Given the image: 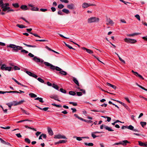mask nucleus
<instances>
[{
  "instance_id": "10",
  "label": "nucleus",
  "mask_w": 147,
  "mask_h": 147,
  "mask_svg": "<svg viewBox=\"0 0 147 147\" xmlns=\"http://www.w3.org/2000/svg\"><path fill=\"white\" fill-rule=\"evenodd\" d=\"M121 144L123 146H125L127 145V143H130V142L127 140H124L122 141H121Z\"/></svg>"
},
{
  "instance_id": "57",
  "label": "nucleus",
  "mask_w": 147,
  "mask_h": 147,
  "mask_svg": "<svg viewBox=\"0 0 147 147\" xmlns=\"http://www.w3.org/2000/svg\"><path fill=\"white\" fill-rule=\"evenodd\" d=\"M76 93L77 96H81L82 95V92H77Z\"/></svg>"
},
{
  "instance_id": "26",
  "label": "nucleus",
  "mask_w": 147,
  "mask_h": 147,
  "mask_svg": "<svg viewBox=\"0 0 147 147\" xmlns=\"http://www.w3.org/2000/svg\"><path fill=\"white\" fill-rule=\"evenodd\" d=\"M24 102V100H22L20 101H19L18 102H17V103H16V104H15V105H14V106H16V105H20V104H22Z\"/></svg>"
},
{
  "instance_id": "12",
  "label": "nucleus",
  "mask_w": 147,
  "mask_h": 147,
  "mask_svg": "<svg viewBox=\"0 0 147 147\" xmlns=\"http://www.w3.org/2000/svg\"><path fill=\"white\" fill-rule=\"evenodd\" d=\"M32 59L35 62L37 63L39 62L40 61V59L38 58L36 56L34 57Z\"/></svg>"
},
{
  "instance_id": "23",
  "label": "nucleus",
  "mask_w": 147,
  "mask_h": 147,
  "mask_svg": "<svg viewBox=\"0 0 147 147\" xmlns=\"http://www.w3.org/2000/svg\"><path fill=\"white\" fill-rule=\"evenodd\" d=\"M6 67V65L5 64H3L1 67V69L3 70H5Z\"/></svg>"
},
{
  "instance_id": "56",
  "label": "nucleus",
  "mask_w": 147,
  "mask_h": 147,
  "mask_svg": "<svg viewBox=\"0 0 147 147\" xmlns=\"http://www.w3.org/2000/svg\"><path fill=\"white\" fill-rule=\"evenodd\" d=\"M101 117L104 118L105 119H111V118L110 117H108L106 116H101Z\"/></svg>"
},
{
  "instance_id": "22",
  "label": "nucleus",
  "mask_w": 147,
  "mask_h": 147,
  "mask_svg": "<svg viewBox=\"0 0 147 147\" xmlns=\"http://www.w3.org/2000/svg\"><path fill=\"white\" fill-rule=\"evenodd\" d=\"M16 26L17 27H19L20 28H27V26H25L22 24H17L16 25Z\"/></svg>"
},
{
  "instance_id": "38",
  "label": "nucleus",
  "mask_w": 147,
  "mask_h": 147,
  "mask_svg": "<svg viewBox=\"0 0 147 147\" xmlns=\"http://www.w3.org/2000/svg\"><path fill=\"white\" fill-rule=\"evenodd\" d=\"M12 5L16 8H18L19 7V4L18 3H13Z\"/></svg>"
},
{
  "instance_id": "3",
  "label": "nucleus",
  "mask_w": 147,
  "mask_h": 147,
  "mask_svg": "<svg viewBox=\"0 0 147 147\" xmlns=\"http://www.w3.org/2000/svg\"><path fill=\"white\" fill-rule=\"evenodd\" d=\"M99 21V19L95 17H91L88 19V22L89 23L94 22H97Z\"/></svg>"
},
{
  "instance_id": "50",
  "label": "nucleus",
  "mask_w": 147,
  "mask_h": 147,
  "mask_svg": "<svg viewBox=\"0 0 147 147\" xmlns=\"http://www.w3.org/2000/svg\"><path fill=\"white\" fill-rule=\"evenodd\" d=\"M74 116L76 117V118H77L79 119H84L83 118L79 117L77 114H74Z\"/></svg>"
},
{
  "instance_id": "4",
  "label": "nucleus",
  "mask_w": 147,
  "mask_h": 147,
  "mask_svg": "<svg viewBox=\"0 0 147 147\" xmlns=\"http://www.w3.org/2000/svg\"><path fill=\"white\" fill-rule=\"evenodd\" d=\"M124 40L126 42L131 43H134L137 42L136 40L135 39L128 38H125Z\"/></svg>"
},
{
  "instance_id": "34",
  "label": "nucleus",
  "mask_w": 147,
  "mask_h": 147,
  "mask_svg": "<svg viewBox=\"0 0 147 147\" xmlns=\"http://www.w3.org/2000/svg\"><path fill=\"white\" fill-rule=\"evenodd\" d=\"M69 93L70 95L73 96L75 95L76 94V93L75 92L73 91H70Z\"/></svg>"
},
{
  "instance_id": "2",
  "label": "nucleus",
  "mask_w": 147,
  "mask_h": 147,
  "mask_svg": "<svg viewBox=\"0 0 147 147\" xmlns=\"http://www.w3.org/2000/svg\"><path fill=\"white\" fill-rule=\"evenodd\" d=\"M7 47H9L13 49L12 51L15 52H17L19 50H21V49H23L22 47L12 44H10L9 45H8Z\"/></svg>"
},
{
  "instance_id": "18",
  "label": "nucleus",
  "mask_w": 147,
  "mask_h": 147,
  "mask_svg": "<svg viewBox=\"0 0 147 147\" xmlns=\"http://www.w3.org/2000/svg\"><path fill=\"white\" fill-rule=\"evenodd\" d=\"M74 138H76L78 141H80L82 140V139L84 138V137H79L74 136L73 137Z\"/></svg>"
},
{
  "instance_id": "40",
  "label": "nucleus",
  "mask_w": 147,
  "mask_h": 147,
  "mask_svg": "<svg viewBox=\"0 0 147 147\" xmlns=\"http://www.w3.org/2000/svg\"><path fill=\"white\" fill-rule=\"evenodd\" d=\"M25 141L28 144H30V140L28 138H26L25 139Z\"/></svg>"
},
{
  "instance_id": "19",
  "label": "nucleus",
  "mask_w": 147,
  "mask_h": 147,
  "mask_svg": "<svg viewBox=\"0 0 147 147\" xmlns=\"http://www.w3.org/2000/svg\"><path fill=\"white\" fill-rule=\"evenodd\" d=\"M88 7V3H84L82 4V7L83 8H86Z\"/></svg>"
},
{
  "instance_id": "61",
  "label": "nucleus",
  "mask_w": 147,
  "mask_h": 147,
  "mask_svg": "<svg viewBox=\"0 0 147 147\" xmlns=\"http://www.w3.org/2000/svg\"><path fill=\"white\" fill-rule=\"evenodd\" d=\"M14 69L15 70H20V68L18 67H17L16 66H14Z\"/></svg>"
},
{
  "instance_id": "35",
  "label": "nucleus",
  "mask_w": 147,
  "mask_h": 147,
  "mask_svg": "<svg viewBox=\"0 0 147 147\" xmlns=\"http://www.w3.org/2000/svg\"><path fill=\"white\" fill-rule=\"evenodd\" d=\"M32 11H38L39 9L37 7H33L31 9Z\"/></svg>"
},
{
  "instance_id": "63",
  "label": "nucleus",
  "mask_w": 147,
  "mask_h": 147,
  "mask_svg": "<svg viewBox=\"0 0 147 147\" xmlns=\"http://www.w3.org/2000/svg\"><path fill=\"white\" fill-rule=\"evenodd\" d=\"M51 9L52 11L53 12L55 11L56 10L55 8L53 7H51Z\"/></svg>"
},
{
  "instance_id": "54",
  "label": "nucleus",
  "mask_w": 147,
  "mask_h": 147,
  "mask_svg": "<svg viewBox=\"0 0 147 147\" xmlns=\"http://www.w3.org/2000/svg\"><path fill=\"white\" fill-rule=\"evenodd\" d=\"M78 88L79 89H80V91L82 92V93L84 94H86V91L84 90L83 89H80V88L78 87Z\"/></svg>"
},
{
  "instance_id": "33",
  "label": "nucleus",
  "mask_w": 147,
  "mask_h": 147,
  "mask_svg": "<svg viewBox=\"0 0 147 147\" xmlns=\"http://www.w3.org/2000/svg\"><path fill=\"white\" fill-rule=\"evenodd\" d=\"M136 84L137 86H139V87H140V88H141L142 89L144 90H145L146 91H147V89H146V88H145L144 87L142 86L139 85L137 83H136Z\"/></svg>"
},
{
  "instance_id": "43",
  "label": "nucleus",
  "mask_w": 147,
  "mask_h": 147,
  "mask_svg": "<svg viewBox=\"0 0 147 147\" xmlns=\"http://www.w3.org/2000/svg\"><path fill=\"white\" fill-rule=\"evenodd\" d=\"M135 17L139 20H140V17L138 14H136L135 16Z\"/></svg>"
},
{
  "instance_id": "5",
  "label": "nucleus",
  "mask_w": 147,
  "mask_h": 147,
  "mask_svg": "<svg viewBox=\"0 0 147 147\" xmlns=\"http://www.w3.org/2000/svg\"><path fill=\"white\" fill-rule=\"evenodd\" d=\"M54 138L55 139H67V138L66 137L63 135H61L60 134H59L57 135L54 136Z\"/></svg>"
},
{
  "instance_id": "1",
  "label": "nucleus",
  "mask_w": 147,
  "mask_h": 147,
  "mask_svg": "<svg viewBox=\"0 0 147 147\" xmlns=\"http://www.w3.org/2000/svg\"><path fill=\"white\" fill-rule=\"evenodd\" d=\"M44 63L46 66L50 67V68L52 70L55 69L57 71H60L59 73L61 74L64 75H66L67 74V72L63 70L58 67L55 66L48 62H44Z\"/></svg>"
},
{
  "instance_id": "28",
  "label": "nucleus",
  "mask_w": 147,
  "mask_h": 147,
  "mask_svg": "<svg viewBox=\"0 0 147 147\" xmlns=\"http://www.w3.org/2000/svg\"><path fill=\"white\" fill-rule=\"evenodd\" d=\"M23 44L25 46H26L27 47H33V48H36V45H28L26 44L25 43H23Z\"/></svg>"
},
{
  "instance_id": "42",
  "label": "nucleus",
  "mask_w": 147,
  "mask_h": 147,
  "mask_svg": "<svg viewBox=\"0 0 147 147\" xmlns=\"http://www.w3.org/2000/svg\"><path fill=\"white\" fill-rule=\"evenodd\" d=\"M11 69L12 67H6L5 70L10 71L11 70Z\"/></svg>"
},
{
  "instance_id": "59",
  "label": "nucleus",
  "mask_w": 147,
  "mask_h": 147,
  "mask_svg": "<svg viewBox=\"0 0 147 147\" xmlns=\"http://www.w3.org/2000/svg\"><path fill=\"white\" fill-rule=\"evenodd\" d=\"M0 140L2 144H5L6 142L4 141L3 140L2 138H0Z\"/></svg>"
},
{
  "instance_id": "16",
  "label": "nucleus",
  "mask_w": 147,
  "mask_h": 147,
  "mask_svg": "<svg viewBox=\"0 0 147 147\" xmlns=\"http://www.w3.org/2000/svg\"><path fill=\"white\" fill-rule=\"evenodd\" d=\"M106 84L107 85H108L109 86L112 87L114 89H115L117 88V87L116 86L111 84L109 83L108 82H107Z\"/></svg>"
},
{
  "instance_id": "9",
  "label": "nucleus",
  "mask_w": 147,
  "mask_h": 147,
  "mask_svg": "<svg viewBox=\"0 0 147 147\" xmlns=\"http://www.w3.org/2000/svg\"><path fill=\"white\" fill-rule=\"evenodd\" d=\"M82 48L84 50H86L87 52L89 54H91L93 53V51H92L90 49H87L85 47H82Z\"/></svg>"
},
{
  "instance_id": "24",
  "label": "nucleus",
  "mask_w": 147,
  "mask_h": 147,
  "mask_svg": "<svg viewBox=\"0 0 147 147\" xmlns=\"http://www.w3.org/2000/svg\"><path fill=\"white\" fill-rule=\"evenodd\" d=\"M62 11L66 14H68L70 13L69 11L66 9H64L62 10Z\"/></svg>"
},
{
  "instance_id": "13",
  "label": "nucleus",
  "mask_w": 147,
  "mask_h": 147,
  "mask_svg": "<svg viewBox=\"0 0 147 147\" xmlns=\"http://www.w3.org/2000/svg\"><path fill=\"white\" fill-rule=\"evenodd\" d=\"M47 131L49 134L51 136H52L53 135V133L51 129L49 127H48L47 128Z\"/></svg>"
},
{
  "instance_id": "31",
  "label": "nucleus",
  "mask_w": 147,
  "mask_h": 147,
  "mask_svg": "<svg viewBox=\"0 0 147 147\" xmlns=\"http://www.w3.org/2000/svg\"><path fill=\"white\" fill-rule=\"evenodd\" d=\"M52 87L58 90L59 89V87L57 85L53 83L52 85Z\"/></svg>"
},
{
  "instance_id": "44",
  "label": "nucleus",
  "mask_w": 147,
  "mask_h": 147,
  "mask_svg": "<svg viewBox=\"0 0 147 147\" xmlns=\"http://www.w3.org/2000/svg\"><path fill=\"white\" fill-rule=\"evenodd\" d=\"M4 5V4L3 3L2 0H0V7H2Z\"/></svg>"
},
{
  "instance_id": "11",
  "label": "nucleus",
  "mask_w": 147,
  "mask_h": 147,
  "mask_svg": "<svg viewBox=\"0 0 147 147\" xmlns=\"http://www.w3.org/2000/svg\"><path fill=\"white\" fill-rule=\"evenodd\" d=\"M82 121H84L88 124L90 125L91 126H92V125L93 124V121H91V120H82Z\"/></svg>"
},
{
  "instance_id": "46",
  "label": "nucleus",
  "mask_w": 147,
  "mask_h": 147,
  "mask_svg": "<svg viewBox=\"0 0 147 147\" xmlns=\"http://www.w3.org/2000/svg\"><path fill=\"white\" fill-rule=\"evenodd\" d=\"M29 33L33 34V35L35 36L38 37L39 38H41V37L38 36L37 34L32 33V32H30Z\"/></svg>"
},
{
  "instance_id": "51",
  "label": "nucleus",
  "mask_w": 147,
  "mask_h": 147,
  "mask_svg": "<svg viewBox=\"0 0 147 147\" xmlns=\"http://www.w3.org/2000/svg\"><path fill=\"white\" fill-rule=\"evenodd\" d=\"M37 80L41 83H44V81L42 79L40 78H38Z\"/></svg>"
},
{
  "instance_id": "32",
  "label": "nucleus",
  "mask_w": 147,
  "mask_h": 147,
  "mask_svg": "<svg viewBox=\"0 0 147 147\" xmlns=\"http://www.w3.org/2000/svg\"><path fill=\"white\" fill-rule=\"evenodd\" d=\"M127 128L128 129L131 130H133V129L134 128V127L131 125H130L128 126L127 125Z\"/></svg>"
},
{
  "instance_id": "39",
  "label": "nucleus",
  "mask_w": 147,
  "mask_h": 147,
  "mask_svg": "<svg viewBox=\"0 0 147 147\" xmlns=\"http://www.w3.org/2000/svg\"><path fill=\"white\" fill-rule=\"evenodd\" d=\"M21 52L22 53H24L26 54H27L28 53V51H26L24 49H21Z\"/></svg>"
},
{
  "instance_id": "45",
  "label": "nucleus",
  "mask_w": 147,
  "mask_h": 147,
  "mask_svg": "<svg viewBox=\"0 0 147 147\" xmlns=\"http://www.w3.org/2000/svg\"><path fill=\"white\" fill-rule=\"evenodd\" d=\"M60 90L62 93H66V91L62 88H60Z\"/></svg>"
},
{
  "instance_id": "41",
  "label": "nucleus",
  "mask_w": 147,
  "mask_h": 147,
  "mask_svg": "<svg viewBox=\"0 0 147 147\" xmlns=\"http://www.w3.org/2000/svg\"><path fill=\"white\" fill-rule=\"evenodd\" d=\"M1 8L3 9L2 11H5L7 10V7H5L4 5Z\"/></svg>"
},
{
  "instance_id": "47",
  "label": "nucleus",
  "mask_w": 147,
  "mask_h": 147,
  "mask_svg": "<svg viewBox=\"0 0 147 147\" xmlns=\"http://www.w3.org/2000/svg\"><path fill=\"white\" fill-rule=\"evenodd\" d=\"M140 124L142 126L144 127V126H145L146 124V123L144 122H141Z\"/></svg>"
},
{
  "instance_id": "14",
  "label": "nucleus",
  "mask_w": 147,
  "mask_h": 147,
  "mask_svg": "<svg viewBox=\"0 0 147 147\" xmlns=\"http://www.w3.org/2000/svg\"><path fill=\"white\" fill-rule=\"evenodd\" d=\"M67 7L69 9H72L74 8V5L73 4H71L68 5Z\"/></svg>"
},
{
  "instance_id": "15",
  "label": "nucleus",
  "mask_w": 147,
  "mask_h": 147,
  "mask_svg": "<svg viewBox=\"0 0 147 147\" xmlns=\"http://www.w3.org/2000/svg\"><path fill=\"white\" fill-rule=\"evenodd\" d=\"M105 129L108 130L109 131H114V130L112 129L111 127H109L106 125V126H105Z\"/></svg>"
},
{
  "instance_id": "27",
  "label": "nucleus",
  "mask_w": 147,
  "mask_h": 147,
  "mask_svg": "<svg viewBox=\"0 0 147 147\" xmlns=\"http://www.w3.org/2000/svg\"><path fill=\"white\" fill-rule=\"evenodd\" d=\"M27 6L25 5H22L20 7V8L24 10H27Z\"/></svg>"
},
{
  "instance_id": "58",
  "label": "nucleus",
  "mask_w": 147,
  "mask_h": 147,
  "mask_svg": "<svg viewBox=\"0 0 147 147\" xmlns=\"http://www.w3.org/2000/svg\"><path fill=\"white\" fill-rule=\"evenodd\" d=\"M0 140L2 144H5L6 142L4 141L3 140L2 138H0Z\"/></svg>"
},
{
  "instance_id": "49",
  "label": "nucleus",
  "mask_w": 147,
  "mask_h": 147,
  "mask_svg": "<svg viewBox=\"0 0 147 147\" xmlns=\"http://www.w3.org/2000/svg\"><path fill=\"white\" fill-rule=\"evenodd\" d=\"M69 103L70 104H72L74 106H76L77 105V103L74 102H69Z\"/></svg>"
},
{
  "instance_id": "48",
  "label": "nucleus",
  "mask_w": 147,
  "mask_h": 147,
  "mask_svg": "<svg viewBox=\"0 0 147 147\" xmlns=\"http://www.w3.org/2000/svg\"><path fill=\"white\" fill-rule=\"evenodd\" d=\"M131 72L133 73V74L135 75V76H138L139 75V74H138V73L137 72H135L134 71V70H132L131 71Z\"/></svg>"
},
{
  "instance_id": "55",
  "label": "nucleus",
  "mask_w": 147,
  "mask_h": 147,
  "mask_svg": "<svg viewBox=\"0 0 147 147\" xmlns=\"http://www.w3.org/2000/svg\"><path fill=\"white\" fill-rule=\"evenodd\" d=\"M26 73L28 74L29 76H32L33 74V73H31V72H30V71H26Z\"/></svg>"
},
{
  "instance_id": "21",
  "label": "nucleus",
  "mask_w": 147,
  "mask_h": 147,
  "mask_svg": "<svg viewBox=\"0 0 147 147\" xmlns=\"http://www.w3.org/2000/svg\"><path fill=\"white\" fill-rule=\"evenodd\" d=\"M35 100H38L39 101L43 103L44 102V101L43 100V98H41L37 97L34 99Z\"/></svg>"
},
{
  "instance_id": "20",
  "label": "nucleus",
  "mask_w": 147,
  "mask_h": 147,
  "mask_svg": "<svg viewBox=\"0 0 147 147\" xmlns=\"http://www.w3.org/2000/svg\"><path fill=\"white\" fill-rule=\"evenodd\" d=\"M140 34L139 33H133V34H127V36H135L136 35H138Z\"/></svg>"
},
{
  "instance_id": "8",
  "label": "nucleus",
  "mask_w": 147,
  "mask_h": 147,
  "mask_svg": "<svg viewBox=\"0 0 147 147\" xmlns=\"http://www.w3.org/2000/svg\"><path fill=\"white\" fill-rule=\"evenodd\" d=\"M138 144L141 146L147 147V142L144 143L141 141H138Z\"/></svg>"
},
{
  "instance_id": "60",
  "label": "nucleus",
  "mask_w": 147,
  "mask_h": 147,
  "mask_svg": "<svg viewBox=\"0 0 147 147\" xmlns=\"http://www.w3.org/2000/svg\"><path fill=\"white\" fill-rule=\"evenodd\" d=\"M28 55L30 56V57H34L35 56H34V55L32 54L31 53H29L28 54Z\"/></svg>"
},
{
  "instance_id": "6",
  "label": "nucleus",
  "mask_w": 147,
  "mask_h": 147,
  "mask_svg": "<svg viewBox=\"0 0 147 147\" xmlns=\"http://www.w3.org/2000/svg\"><path fill=\"white\" fill-rule=\"evenodd\" d=\"M50 97L51 98L55 100H56L58 101H60L58 99V97L57 95H51L50 96Z\"/></svg>"
},
{
  "instance_id": "29",
  "label": "nucleus",
  "mask_w": 147,
  "mask_h": 147,
  "mask_svg": "<svg viewBox=\"0 0 147 147\" xmlns=\"http://www.w3.org/2000/svg\"><path fill=\"white\" fill-rule=\"evenodd\" d=\"M29 95L30 96L31 98H35L37 97L36 95L33 93H30L29 94Z\"/></svg>"
},
{
  "instance_id": "30",
  "label": "nucleus",
  "mask_w": 147,
  "mask_h": 147,
  "mask_svg": "<svg viewBox=\"0 0 147 147\" xmlns=\"http://www.w3.org/2000/svg\"><path fill=\"white\" fill-rule=\"evenodd\" d=\"M6 105L8 106L9 107V109H11V106L13 105H15V104H14V103H7V104H6Z\"/></svg>"
},
{
  "instance_id": "36",
  "label": "nucleus",
  "mask_w": 147,
  "mask_h": 147,
  "mask_svg": "<svg viewBox=\"0 0 147 147\" xmlns=\"http://www.w3.org/2000/svg\"><path fill=\"white\" fill-rule=\"evenodd\" d=\"M122 105L123 106H124L129 111V108L128 106L127 105L125 104V103L123 102Z\"/></svg>"
},
{
  "instance_id": "64",
  "label": "nucleus",
  "mask_w": 147,
  "mask_h": 147,
  "mask_svg": "<svg viewBox=\"0 0 147 147\" xmlns=\"http://www.w3.org/2000/svg\"><path fill=\"white\" fill-rule=\"evenodd\" d=\"M41 135L42 136V137L45 139L47 137L46 135L45 134H41Z\"/></svg>"
},
{
  "instance_id": "52",
  "label": "nucleus",
  "mask_w": 147,
  "mask_h": 147,
  "mask_svg": "<svg viewBox=\"0 0 147 147\" xmlns=\"http://www.w3.org/2000/svg\"><path fill=\"white\" fill-rule=\"evenodd\" d=\"M67 142V140H60L59 141V143H60V144L64 143L66 142Z\"/></svg>"
},
{
  "instance_id": "25",
  "label": "nucleus",
  "mask_w": 147,
  "mask_h": 147,
  "mask_svg": "<svg viewBox=\"0 0 147 147\" xmlns=\"http://www.w3.org/2000/svg\"><path fill=\"white\" fill-rule=\"evenodd\" d=\"M84 144L86 146H92L94 145L91 142L89 143H88L86 142H85L84 143Z\"/></svg>"
},
{
  "instance_id": "62",
  "label": "nucleus",
  "mask_w": 147,
  "mask_h": 147,
  "mask_svg": "<svg viewBox=\"0 0 147 147\" xmlns=\"http://www.w3.org/2000/svg\"><path fill=\"white\" fill-rule=\"evenodd\" d=\"M58 14L59 15H63V14L62 13V11L60 10H59V11L58 12Z\"/></svg>"
},
{
  "instance_id": "37",
  "label": "nucleus",
  "mask_w": 147,
  "mask_h": 147,
  "mask_svg": "<svg viewBox=\"0 0 147 147\" xmlns=\"http://www.w3.org/2000/svg\"><path fill=\"white\" fill-rule=\"evenodd\" d=\"M64 6L62 4H60L58 6V8L60 9L63 8L64 7Z\"/></svg>"
},
{
  "instance_id": "53",
  "label": "nucleus",
  "mask_w": 147,
  "mask_h": 147,
  "mask_svg": "<svg viewBox=\"0 0 147 147\" xmlns=\"http://www.w3.org/2000/svg\"><path fill=\"white\" fill-rule=\"evenodd\" d=\"M94 134H95L94 133H93V132H92L91 133L92 136L93 138H96L98 137V136H96Z\"/></svg>"
},
{
  "instance_id": "7",
  "label": "nucleus",
  "mask_w": 147,
  "mask_h": 147,
  "mask_svg": "<svg viewBox=\"0 0 147 147\" xmlns=\"http://www.w3.org/2000/svg\"><path fill=\"white\" fill-rule=\"evenodd\" d=\"M107 23L106 24L107 25H108L109 24H111L112 25L114 24V22L112 20L110 19V18H107Z\"/></svg>"
},
{
  "instance_id": "17",
  "label": "nucleus",
  "mask_w": 147,
  "mask_h": 147,
  "mask_svg": "<svg viewBox=\"0 0 147 147\" xmlns=\"http://www.w3.org/2000/svg\"><path fill=\"white\" fill-rule=\"evenodd\" d=\"M73 81H74V82L78 86H79V84L76 78L74 77L73 78Z\"/></svg>"
}]
</instances>
